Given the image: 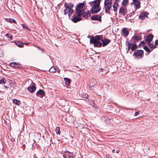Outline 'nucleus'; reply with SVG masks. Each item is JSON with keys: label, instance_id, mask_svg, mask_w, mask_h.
<instances>
[{"label": "nucleus", "instance_id": "nucleus-1", "mask_svg": "<svg viewBox=\"0 0 158 158\" xmlns=\"http://www.w3.org/2000/svg\"><path fill=\"white\" fill-rule=\"evenodd\" d=\"M101 1L100 0H95L93 1L89 2V4L92 7L90 11L92 14L97 13L98 12L101 8L100 6Z\"/></svg>", "mask_w": 158, "mask_h": 158}, {"label": "nucleus", "instance_id": "nucleus-2", "mask_svg": "<svg viewBox=\"0 0 158 158\" xmlns=\"http://www.w3.org/2000/svg\"><path fill=\"white\" fill-rule=\"evenodd\" d=\"M102 40V36L101 35H96L94 38H90V42L91 44H93L95 47H99L102 45V43L100 41Z\"/></svg>", "mask_w": 158, "mask_h": 158}, {"label": "nucleus", "instance_id": "nucleus-3", "mask_svg": "<svg viewBox=\"0 0 158 158\" xmlns=\"http://www.w3.org/2000/svg\"><path fill=\"white\" fill-rule=\"evenodd\" d=\"M64 5L65 8L64 10V13L65 15L68 14L69 17L70 18V15L73 14V11L72 9L73 5L71 3L65 2Z\"/></svg>", "mask_w": 158, "mask_h": 158}, {"label": "nucleus", "instance_id": "nucleus-4", "mask_svg": "<svg viewBox=\"0 0 158 158\" xmlns=\"http://www.w3.org/2000/svg\"><path fill=\"white\" fill-rule=\"evenodd\" d=\"M85 5L83 3H80L77 5L76 8V12L77 16L79 17L81 15L82 13L84 11Z\"/></svg>", "mask_w": 158, "mask_h": 158}, {"label": "nucleus", "instance_id": "nucleus-5", "mask_svg": "<svg viewBox=\"0 0 158 158\" xmlns=\"http://www.w3.org/2000/svg\"><path fill=\"white\" fill-rule=\"evenodd\" d=\"M113 0H105L104 5L106 12L108 14L110 13V10L113 3Z\"/></svg>", "mask_w": 158, "mask_h": 158}, {"label": "nucleus", "instance_id": "nucleus-6", "mask_svg": "<svg viewBox=\"0 0 158 158\" xmlns=\"http://www.w3.org/2000/svg\"><path fill=\"white\" fill-rule=\"evenodd\" d=\"M143 51L141 50L135 51L134 53L136 57L138 58H142L143 56Z\"/></svg>", "mask_w": 158, "mask_h": 158}, {"label": "nucleus", "instance_id": "nucleus-7", "mask_svg": "<svg viewBox=\"0 0 158 158\" xmlns=\"http://www.w3.org/2000/svg\"><path fill=\"white\" fill-rule=\"evenodd\" d=\"M35 85L33 82H32L30 85L28 87L27 89L30 93H32L35 90Z\"/></svg>", "mask_w": 158, "mask_h": 158}, {"label": "nucleus", "instance_id": "nucleus-8", "mask_svg": "<svg viewBox=\"0 0 158 158\" xmlns=\"http://www.w3.org/2000/svg\"><path fill=\"white\" fill-rule=\"evenodd\" d=\"M119 12L121 15H124L127 14V10L125 7H123L120 8Z\"/></svg>", "mask_w": 158, "mask_h": 158}, {"label": "nucleus", "instance_id": "nucleus-9", "mask_svg": "<svg viewBox=\"0 0 158 158\" xmlns=\"http://www.w3.org/2000/svg\"><path fill=\"white\" fill-rule=\"evenodd\" d=\"M45 94L44 91L42 89H39L36 93V95L38 97L42 98Z\"/></svg>", "mask_w": 158, "mask_h": 158}, {"label": "nucleus", "instance_id": "nucleus-10", "mask_svg": "<svg viewBox=\"0 0 158 158\" xmlns=\"http://www.w3.org/2000/svg\"><path fill=\"white\" fill-rule=\"evenodd\" d=\"M133 3H134L135 8L136 9H138L140 7V3L139 0L133 1Z\"/></svg>", "mask_w": 158, "mask_h": 158}, {"label": "nucleus", "instance_id": "nucleus-11", "mask_svg": "<svg viewBox=\"0 0 158 158\" xmlns=\"http://www.w3.org/2000/svg\"><path fill=\"white\" fill-rule=\"evenodd\" d=\"M141 39V37L138 35H135L132 38V40L134 42H136Z\"/></svg>", "mask_w": 158, "mask_h": 158}, {"label": "nucleus", "instance_id": "nucleus-12", "mask_svg": "<svg viewBox=\"0 0 158 158\" xmlns=\"http://www.w3.org/2000/svg\"><path fill=\"white\" fill-rule=\"evenodd\" d=\"M113 4L112 5V7L113 8V10L114 12H116L119 7V5L117 2H113Z\"/></svg>", "mask_w": 158, "mask_h": 158}, {"label": "nucleus", "instance_id": "nucleus-13", "mask_svg": "<svg viewBox=\"0 0 158 158\" xmlns=\"http://www.w3.org/2000/svg\"><path fill=\"white\" fill-rule=\"evenodd\" d=\"M103 43V46L105 47V46L107 45L110 42V40L109 39H105L102 40H101Z\"/></svg>", "mask_w": 158, "mask_h": 158}, {"label": "nucleus", "instance_id": "nucleus-14", "mask_svg": "<svg viewBox=\"0 0 158 158\" xmlns=\"http://www.w3.org/2000/svg\"><path fill=\"white\" fill-rule=\"evenodd\" d=\"M154 36L152 34H150L146 37V41L148 43L152 40Z\"/></svg>", "mask_w": 158, "mask_h": 158}, {"label": "nucleus", "instance_id": "nucleus-15", "mask_svg": "<svg viewBox=\"0 0 158 158\" xmlns=\"http://www.w3.org/2000/svg\"><path fill=\"white\" fill-rule=\"evenodd\" d=\"M10 66L14 68H18L20 67V64L16 62H12L10 64Z\"/></svg>", "mask_w": 158, "mask_h": 158}, {"label": "nucleus", "instance_id": "nucleus-16", "mask_svg": "<svg viewBox=\"0 0 158 158\" xmlns=\"http://www.w3.org/2000/svg\"><path fill=\"white\" fill-rule=\"evenodd\" d=\"M91 19L92 20H96L97 21H99L101 20V18L100 16L98 15H94L91 16Z\"/></svg>", "mask_w": 158, "mask_h": 158}, {"label": "nucleus", "instance_id": "nucleus-17", "mask_svg": "<svg viewBox=\"0 0 158 158\" xmlns=\"http://www.w3.org/2000/svg\"><path fill=\"white\" fill-rule=\"evenodd\" d=\"M71 20L74 23H76L77 22L80 20L79 18H77L76 17V15L73 17L71 19Z\"/></svg>", "mask_w": 158, "mask_h": 158}, {"label": "nucleus", "instance_id": "nucleus-18", "mask_svg": "<svg viewBox=\"0 0 158 158\" xmlns=\"http://www.w3.org/2000/svg\"><path fill=\"white\" fill-rule=\"evenodd\" d=\"M64 80L65 81V85L67 86L70 85V80L68 78H64Z\"/></svg>", "mask_w": 158, "mask_h": 158}, {"label": "nucleus", "instance_id": "nucleus-19", "mask_svg": "<svg viewBox=\"0 0 158 158\" xmlns=\"http://www.w3.org/2000/svg\"><path fill=\"white\" fill-rule=\"evenodd\" d=\"M146 13L144 12H142L139 15V18L141 19H144L146 17Z\"/></svg>", "mask_w": 158, "mask_h": 158}, {"label": "nucleus", "instance_id": "nucleus-20", "mask_svg": "<svg viewBox=\"0 0 158 158\" xmlns=\"http://www.w3.org/2000/svg\"><path fill=\"white\" fill-rule=\"evenodd\" d=\"M126 45L127 46L128 50L127 51V52H128L129 49L131 48L132 45L128 41H127L126 42Z\"/></svg>", "mask_w": 158, "mask_h": 158}, {"label": "nucleus", "instance_id": "nucleus-21", "mask_svg": "<svg viewBox=\"0 0 158 158\" xmlns=\"http://www.w3.org/2000/svg\"><path fill=\"white\" fill-rule=\"evenodd\" d=\"M123 33L124 36L127 37L128 35L129 32L126 29L124 28L123 30Z\"/></svg>", "mask_w": 158, "mask_h": 158}, {"label": "nucleus", "instance_id": "nucleus-22", "mask_svg": "<svg viewBox=\"0 0 158 158\" xmlns=\"http://www.w3.org/2000/svg\"><path fill=\"white\" fill-rule=\"evenodd\" d=\"M81 15H82L83 17L86 18L90 16V13L89 11L86 12V13L85 11H84L83 13H82V14Z\"/></svg>", "mask_w": 158, "mask_h": 158}, {"label": "nucleus", "instance_id": "nucleus-23", "mask_svg": "<svg viewBox=\"0 0 158 158\" xmlns=\"http://www.w3.org/2000/svg\"><path fill=\"white\" fill-rule=\"evenodd\" d=\"M156 45L155 44H153L152 43H148V46L151 49H153L155 48L156 47Z\"/></svg>", "mask_w": 158, "mask_h": 158}, {"label": "nucleus", "instance_id": "nucleus-24", "mask_svg": "<svg viewBox=\"0 0 158 158\" xmlns=\"http://www.w3.org/2000/svg\"><path fill=\"white\" fill-rule=\"evenodd\" d=\"M13 102L14 104H15L17 105L18 106H19L21 104V103L20 101L16 99H14L13 100Z\"/></svg>", "mask_w": 158, "mask_h": 158}, {"label": "nucleus", "instance_id": "nucleus-25", "mask_svg": "<svg viewBox=\"0 0 158 158\" xmlns=\"http://www.w3.org/2000/svg\"><path fill=\"white\" fill-rule=\"evenodd\" d=\"M15 44L19 47H22L23 46V44L20 41H15Z\"/></svg>", "mask_w": 158, "mask_h": 158}, {"label": "nucleus", "instance_id": "nucleus-26", "mask_svg": "<svg viewBox=\"0 0 158 158\" xmlns=\"http://www.w3.org/2000/svg\"><path fill=\"white\" fill-rule=\"evenodd\" d=\"M6 20L7 22H9L10 23H16V21L14 19H11L10 18L6 19Z\"/></svg>", "mask_w": 158, "mask_h": 158}, {"label": "nucleus", "instance_id": "nucleus-27", "mask_svg": "<svg viewBox=\"0 0 158 158\" xmlns=\"http://www.w3.org/2000/svg\"><path fill=\"white\" fill-rule=\"evenodd\" d=\"M55 131L56 134L60 135V128L59 127H56L55 129Z\"/></svg>", "mask_w": 158, "mask_h": 158}, {"label": "nucleus", "instance_id": "nucleus-28", "mask_svg": "<svg viewBox=\"0 0 158 158\" xmlns=\"http://www.w3.org/2000/svg\"><path fill=\"white\" fill-rule=\"evenodd\" d=\"M128 0H123L122 2L123 6H126L128 3Z\"/></svg>", "mask_w": 158, "mask_h": 158}, {"label": "nucleus", "instance_id": "nucleus-29", "mask_svg": "<svg viewBox=\"0 0 158 158\" xmlns=\"http://www.w3.org/2000/svg\"><path fill=\"white\" fill-rule=\"evenodd\" d=\"M6 82V80L4 78L1 79L0 81V84H5Z\"/></svg>", "mask_w": 158, "mask_h": 158}, {"label": "nucleus", "instance_id": "nucleus-30", "mask_svg": "<svg viewBox=\"0 0 158 158\" xmlns=\"http://www.w3.org/2000/svg\"><path fill=\"white\" fill-rule=\"evenodd\" d=\"M137 48V45L135 44H133L131 45V49L132 50L134 51Z\"/></svg>", "mask_w": 158, "mask_h": 158}, {"label": "nucleus", "instance_id": "nucleus-31", "mask_svg": "<svg viewBox=\"0 0 158 158\" xmlns=\"http://www.w3.org/2000/svg\"><path fill=\"white\" fill-rule=\"evenodd\" d=\"M143 48L147 52H150L151 51H150V49H149V48H148V47H147V46H144L143 47Z\"/></svg>", "mask_w": 158, "mask_h": 158}, {"label": "nucleus", "instance_id": "nucleus-32", "mask_svg": "<svg viewBox=\"0 0 158 158\" xmlns=\"http://www.w3.org/2000/svg\"><path fill=\"white\" fill-rule=\"evenodd\" d=\"M6 36L8 38H9L10 40H12V36L11 35L7 33L6 35Z\"/></svg>", "mask_w": 158, "mask_h": 158}, {"label": "nucleus", "instance_id": "nucleus-33", "mask_svg": "<svg viewBox=\"0 0 158 158\" xmlns=\"http://www.w3.org/2000/svg\"><path fill=\"white\" fill-rule=\"evenodd\" d=\"M22 27L23 28H25L27 30H28L29 31H30V30L29 29V28L28 27L24 25V24H23L22 25Z\"/></svg>", "mask_w": 158, "mask_h": 158}, {"label": "nucleus", "instance_id": "nucleus-34", "mask_svg": "<svg viewBox=\"0 0 158 158\" xmlns=\"http://www.w3.org/2000/svg\"><path fill=\"white\" fill-rule=\"evenodd\" d=\"M53 68H52V67L50 69H49V71L50 72H55L56 71V70L55 69H54V70H53Z\"/></svg>", "mask_w": 158, "mask_h": 158}, {"label": "nucleus", "instance_id": "nucleus-35", "mask_svg": "<svg viewBox=\"0 0 158 158\" xmlns=\"http://www.w3.org/2000/svg\"><path fill=\"white\" fill-rule=\"evenodd\" d=\"M139 111H138V112H136L135 114H134V116H137L138 114H139Z\"/></svg>", "mask_w": 158, "mask_h": 158}, {"label": "nucleus", "instance_id": "nucleus-36", "mask_svg": "<svg viewBox=\"0 0 158 158\" xmlns=\"http://www.w3.org/2000/svg\"><path fill=\"white\" fill-rule=\"evenodd\" d=\"M144 44V43L143 41H141L139 44L140 46L143 45V46Z\"/></svg>", "mask_w": 158, "mask_h": 158}, {"label": "nucleus", "instance_id": "nucleus-37", "mask_svg": "<svg viewBox=\"0 0 158 158\" xmlns=\"http://www.w3.org/2000/svg\"><path fill=\"white\" fill-rule=\"evenodd\" d=\"M155 44L156 45H157L158 46V39L156 41Z\"/></svg>", "mask_w": 158, "mask_h": 158}, {"label": "nucleus", "instance_id": "nucleus-38", "mask_svg": "<svg viewBox=\"0 0 158 158\" xmlns=\"http://www.w3.org/2000/svg\"><path fill=\"white\" fill-rule=\"evenodd\" d=\"M110 156L109 155H107L106 156V158H110Z\"/></svg>", "mask_w": 158, "mask_h": 158}, {"label": "nucleus", "instance_id": "nucleus-39", "mask_svg": "<svg viewBox=\"0 0 158 158\" xmlns=\"http://www.w3.org/2000/svg\"><path fill=\"white\" fill-rule=\"evenodd\" d=\"M116 152L117 153H118L119 152V150H117L116 151Z\"/></svg>", "mask_w": 158, "mask_h": 158}, {"label": "nucleus", "instance_id": "nucleus-40", "mask_svg": "<svg viewBox=\"0 0 158 158\" xmlns=\"http://www.w3.org/2000/svg\"><path fill=\"white\" fill-rule=\"evenodd\" d=\"M63 158H67L66 157V156H65V155H63Z\"/></svg>", "mask_w": 158, "mask_h": 158}, {"label": "nucleus", "instance_id": "nucleus-41", "mask_svg": "<svg viewBox=\"0 0 158 158\" xmlns=\"http://www.w3.org/2000/svg\"><path fill=\"white\" fill-rule=\"evenodd\" d=\"M24 44H26V45H28L29 44V43H24Z\"/></svg>", "mask_w": 158, "mask_h": 158}, {"label": "nucleus", "instance_id": "nucleus-42", "mask_svg": "<svg viewBox=\"0 0 158 158\" xmlns=\"http://www.w3.org/2000/svg\"><path fill=\"white\" fill-rule=\"evenodd\" d=\"M119 0H115V1L114 2H118Z\"/></svg>", "mask_w": 158, "mask_h": 158}, {"label": "nucleus", "instance_id": "nucleus-43", "mask_svg": "<svg viewBox=\"0 0 158 158\" xmlns=\"http://www.w3.org/2000/svg\"><path fill=\"white\" fill-rule=\"evenodd\" d=\"M114 151H115V149H113V150H112V152L113 153H114Z\"/></svg>", "mask_w": 158, "mask_h": 158}, {"label": "nucleus", "instance_id": "nucleus-44", "mask_svg": "<svg viewBox=\"0 0 158 158\" xmlns=\"http://www.w3.org/2000/svg\"><path fill=\"white\" fill-rule=\"evenodd\" d=\"M4 87L6 88H7V86H6V85H4Z\"/></svg>", "mask_w": 158, "mask_h": 158}, {"label": "nucleus", "instance_id": "nucleus-45", "mask_svg": "<svg viewBox=\"0 0 158 158\" xmlns=\"http://www.w3.org/2000/svg\"><path fill=\"white\" fill-rule=\"evenodd\" d=\"M68 157L69 158H71V156L70 155L68 156Z\"/></svg>", "mask_w": 158, "mask_h": 158}, {"label": "nucleus", "instance_id": "nucleus-46", "mask_svg": "<svg viewBox=\"0 0 158 158\" xmlns=\"http://www.w3.org/2000/svg\"><path fill=\"white\" fill-rule=\"evenodd\" d=\"M69 110H67L66 111H68Z\"/></svg>", "mask_w": 158, "mask_h": 158}]
</instances>
